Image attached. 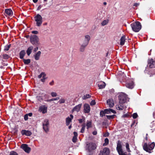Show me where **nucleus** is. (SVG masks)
I'll use <instances>...</instances> for the list:
<instances>
[{"label":"nucleus","mask_w":155,"mask_h":155,"mask_svg":"<svg viewBox=\"0 0 155 155\" xmlns=\"http://www.w3.org/2000/svg\"><path fill=\"white\" fill-rule=\"evenodd\" d=\"M96 144L93 142L87 143L86 146V149L89 155H91L93 153L94 151L96 148Z\"/></svg>","instance_id":"nucleus-1"},{"label":"nucleus","mask_w":155,"mask_h":155,"mask_svg":"<svg viewBox=\"0 0 155 155\" xmlns=\"http://www.w3.org/2000/svg\"><path fill=\"white\" fill-rule=\"evenodd\" d=\"M155 146V144L154 142H152L150 144L147 143H144L143 146V149L147 152L151 153L150 151L152 150Z\"/></svg>","instance_id":"nucleus-2"},{"label":"nucleus","mask_w":155,"mask_h":155,"mask_svg":"<svg viewBox=\"0 0 155 155\" xmlns=\"http://www.w3.org/2000/svg\"><path fill=\"white\" fill-rule=\"evenodd\" d=\"M30 39L31 43L33 45L38 46L40 45V43L39 42V38L36 35H33L31 36Z\"/></svg>","instance_id":"nucleus-3"},{"label":"nucleus","mask_w":155,"mask_h":155,"mask_svg":"<svg viewBox=\"0 0 155 155\" xmlns=\"http://www.w3.org/2000/svg\"><path fill=\"white\" fill-rule=\"evenodd\" d=\"M131 26L133 30L135 32H138L141 28L140 23L138 21L132 23L131 24Z\"/></svg>","instance_id":"nucleus-4"},{"label":"nucleus","mask_w":155,"mask_h":155,"mask_svg":"<svg viewBox=\"0 0 155 155\" xmlns=\"http://www.w3.org/2000/svg\"><path fill=\"white\" fill-rule=\"evenodd\" d=\"M35 21L36 22V25L38 27L41 26L42 23V18L39 14H38L34 17Z\"/></svg>","instance_id":"nucleus-5"},{"label":"nucleus","mask_w":155,"mask_h":155,"mask_svg":"<svg viewBox=\"0 0 155 155\" xmlns=\"http://www.w3.org/2000/svg\"><path fill=\"white\" fill-rule=\"evenodd\" d=\"M127 95L123 93H121L119 95L118 99L119 103H124L126 101Z\"/></svg>","instance_id":"nucleus-6"},{"label":"nucleus","mask_w":155,"mask_h":155,"mask_svg":"<svg viewBox=\"0 0 155 155\" xmlns=\"http://www.w3.org/2000/svg\"><path fill=\"white\" fill-rule=\"evenodd\" d=\"M116 149L119 155L124 152L122 149L121 142L120 140L118 141Z\"/></svg>","instance_id":"nucleus-7"},{"label":"nucleus","mask_w":155,"mask_h":155,"mask_svg":"<svg viewBox=\"0 0 155 155\" xmlns=\"http://www.w3.org/2000/svg\"><path fill=\"white\" fill-rule=\"evenodd\" d=\"M147 67L150 68H155V61L152 58L148 60Z\"/></svg>","instance_id":"nucleus-8"},{"label":"nucleus","mask_w":155,"mask_h":155,"mask_svg":"<svg viewBox=\"0 0 155 155\" xmlns=\"http://www.w3.org/2000/svg\"><path fill=\"white\" fill-rule=\"evenodd\" d=\"M21 148L27 153H29L31 150L30 147H28V145L25 144H22L21 146Z\"/></svg>","instance_id":"nucleus-9"},{"label":"nucleus","mask_w":155,"mask_h":155,"mask_svg":"<svg viewBox=\"0 0 155 155\" xmlns=\"http://www.w3.org/2000/svg\"><path fill=\"white\" fill-rule=\"evenodd\" d=\"M110 150L108 148H104L102 150L100 151L99 155H109Z\"/></svg>","instance_id":"nucleus-10"},{"label":"nucleus","mask_w":155,"mask_h":155,"mask_svg":"<svg viewBox=\"0 0 155 155\" xmlns=\"http://www.w3.org/2000/svg\"><path fill=\"white\" fill-rule=\"evenodd\" d=\"M126 86L128 88L132 89L134 87V82L132 81H130L126 83Z\"/></svg>","instance_id":"nucleus-11"},{"label":"nucleus","mask_w":155,"mask_h":155,"mask_svg":"<svg viewBox=\"0 0 155 155\" xmlns=\"http://www.w3.org/2000/svg\"><path fill=\"white\" fill-rule=\"evenodd\" d=\"M84 111L85 113H89L90 111V105L87 104H85L84 105Z\"/></svg>","instance_id":"nucleus-12"},{"label":"nucleus","mask_w":155,"mask_h":155,"mask_svg":"<svg viewBox=\"0 0 155 155\" xmlns=\"http://www.w3.org/2000/svg\"><path fill=\"white\" fill-rule=\"evenodd\" d=\"M70 117H68L66 119V124L67 126H68L70 124V122H71L73 118V116L72 114L70 115Z\"/></svg>","instance_id":"nucleus-13"},{"label":"nucleus","mask_w":155,"mask_h":155,"mask_svg":"<svg viewBox=\"0 0 155 155\" xmlns=\"http://www.w3.org/2000/svg\"><path fill=\"white\" fill-rule=\"evenodd\" d=\"M124 103H120L119 102V104L116 105V108L117 110H122L125 108V106L124 105Z\"/></svg>","instance_id":"nucleus-14"},{"label":"nucleus","mask_w":155,"mask_h":155,"mask_svg":"<svg viewBox=\"0 0 155 155\" xmlns=\"http://www.w3.org/2000/svg\"><path fill=\"white\" fill-rule=\"evenodd\" d=\"M47 107L45 105H42L39 107V111L43 114H45L47 112Z\"/></svg>","instance_id":"nucleus-15"},{"label":"nucleus","mask_w":155,"mask_h":155,"mask_svg":"<svg viewBox=\"0 0 155 155\" xmlns=\"http://www.w3.org/2000/svg\"><path fill=\"white\" fill-rule=\"evenodd\" d=\"M107 104L109 107H113L114 105L113 99L111 98L108 99L107 101Z\"/></svg>","instance_id":"nucleus-16"},{"label":"nucleus","mask_w":155,"mask_h":155,"mask_svg":"<svg viewBox=\"0 0 155 155\" xmlns=\"http://www.w3.org/2000/svg\"><path fill=\"white\" fill-rule=\"evenodd\" d=\"M21 134L22 135H26L27 136H30L32 134L31 132L29 130H22L21 131Z\"/></svg>","instance_id":"nucleus-17"},{"label":"nucleus","mask_w":155,"mask_h":155,"mask_svg":"<svg viewBox=\"0 0 155 155\" xmlns=\"http://www.w3.org/2000/svg\"><path fill=\"white\" fill-rule=\"evenodd\" d=\"M82 104H79L78 105L75 106L72 109V112L76 111L78 112L80 110Z\"/></svg>","instance_id":"nucleus-18"},{"label":"nucleus","mask_w":155,"mask_h":155,"mask_svg":"<svg viewBox=\"0 0 155 155\" xmlns=\"http://www.w3.org/2000/svg\"><path fill=\"white\" fill-rule=\"evenodd\" d=\"M106 84L104 82H101L98 84V86L99 89H102L105 87Z\"/></svg>","instance_id":"nucleus-19"},{"label":"nucleus","mask_w":155,"mask_h":155,"mask_svg":"<svg viewBox=\"0 0 155 155\" xmlns=\"http://www.w3.org/2000/svg\"><path fill=\"white\" fill-rule=\"evenodd\" d=\"M73 134L74 136L72 138V141L73 143H76L78 140L77 137L78 135V133L77 132H74Z\"/></svg>","instance_id":"nucleus-20"},{"label":"nucleus","mask_w":155,"mask_h":155,"mask_svg":"<svg viewBox=\"0 0 155 155\" xmlns=\"http://www.w3.org/2000/svg\"><path fill=\"white\" fill-rule=\"evenodd\" d=\"M125 36L123 35L122 36L120 40V45H124L126 40Z\"/></svg>","instance_id":"nucleus-21"},{"label":"nucleus","mask_w":155,"mask_h":155,"mask_svg":"<svg viewBox=\"0 0 155 155\" xmlns=\"http://www.w3.org/2000/svg\"><path fill=\"white\" fill-rule=\"evenodd\" d=\"M41 53V52L40 51H39L34 55V57L36 60H39Z\"/></svg>","instance_id":"nucleus-22"},{"label":"nucleus","mask_w":155,"mask_h":155,"mask_svg":"<svg viewBox=\"0 0 155 155\" xmlns=\"http://www.w3.org/2000/svg\"><path fill=\"white\" fill-rule=\"evenodd\" d=\"M33 48V47L32 46H30L27 48L26 50V53L28 56H29L31 53Z\"/></svg>","instance_id":"nucleus-23"},{"label":"nucleus","mask_w":155,"mask_h":155,"mask_svg":"<svg viewBox=\"0 0 155 155\" xmlns=\"http://www.w3.org/2000/svg\"><path fill=\"white\" fill-rule=\"evenodd\" d=\"M104 110L106 114H109L111 112L113 113L114 114L116 113V112L115 110L110 108L105 109Z\"/></svg>","instance_id":"nucleus-24"},{"label":"nucleus","mask_w":155,"mask_h":155,"mask_svg":"<svg viewBox=\"0 0 155 155\" xmlns=\"http://www.w3.org/2000/svg\"><path fill=\"white\" fill-rule=\"evenodd\" d=\"M86 128L87 130L91 127H92V121L87 120L86 122Z\"/></svg>","instance_id":"nucleus-25"},{"label":"nucleus","mask_w":155,"mask_h":155,"mask_svg":"<svg viewBox=\"0 0 155 155\" xmlns=\"http://www.w3.org/2000/svg\"><path fill=\"white\" fill-rule=\"evenodd\" d=\"M25 54V50H21L19 53V57L20 59H23L24 57Z\"/></svg>","instance_id":"nucleus-26"},{"label":"nucleus","mask_w":155,"mask_h":155,"mask_svg":"<svg viewBox=\"0 0 155 155\" xmlns=\"http://www.w3.org/2000/svg\"><path fill=\"white\" fill-rule=\"evenodd\" d=\"M87 46L86 45L82 44L79 48L80 51L81 52H84Z\"/></svg>","instance_id":"nucleus-27"},{"label":"nucleus","mask_w":155,"mask_h":155,"mask_svg":"<svg viewBox=\"0 0 155 155\" xmlns=\"http://www.w3.org/2000/svg\"><path fill=\"white\" fill-rule=\"evenodd\" d=\"M6 13L8 15H11L12 14L13 12L12 10L10 9H7L5 10Z\"/></svg>","instance_id":"nucleus-28"},{"label":"nucleus","mask_w":155,"mask_h":155,"mask_svg":"<svg viewBox=\"0 0 155 155\" xmlns=\"http://www.w3.org/2000/svg\"><path fill=\"white\" fill-rule=\"evenodd\" d=\"M22 59L23 61L25 64H28L31 62V60L30 59H25L23 58Z\"/></svg>","instance_id":"nucleus-29"},{"label":"nucleus","mask_w":155,"mask_h":155,"mask_svg":"<svg viewBox=\"0 0 155 155\" xmlns=\"http://www.w3.org/2000/svg\"><path fill=\"white\" fill-rule=\"evenodd\" d=\"M43 125L49 126V120L48 119H45L42 123Z\"/></svg>","instance_id":"nucleus-30"},{"label":"nucleus","mask_w":155,"mask_h":155,"mask_svg":"<svg viewBox=\"0 0 155 155\" xmlns=\"http://www.w3.org/2000/svg\"><path fill=\"white\" fill-rule=\"evenodd\" d=\"M109 21L108 19L104 20L101 23V24L102 26H104L107 24L108 23Z\"/></svg>","instance_id":"nucleus-31"},{"label":"nucleus","mask_w":155,"mask_h":155,"mask_svg":"<svg viewBox=\"0 0 155 155\" xmlns=\"http://www.w3.org/2000/svg\"><path fill=\"white\" fill-rule=\"evenodd\" d=\"M48 126L43 125V128L45 132L47 133L49 131Z\"/></svg>","instance_id":"nucleus-32"},{"label":"nucleus","mask_w":155,"mask_h":155,"mask_svg":"<svg viewBox=\"0 0 155 155\" xmlns=\"http://www.w3.org/2000/svg\"><path fill=\"white\" fill-rule=\"evenodd\" d=\"M109 143V140L107 138H106L104 140V143L103 144L104 146H106Z\"/></svg>","instance_id":"nucleus-33"},{"label":"nucleus","mask_w":155,"mask_h":155,"mask_svg":"<svg viewBox=\"0 0 155 155\" xmlns=\"http://www.w3.org/2000/svg\"><path fill=\"white\" fill-rule=\"evenodd\" d=\"M82 127L81 128V133H83L85 130V128L86 127V126L85 125V124H83L82 125Z\"/></svg>","instance_id":"nucleus-34"},{"label":"nucleus","mask_w":155,"mask_h":155,"mask_svg":"<svg viewBox=\"0 0 155 155\" xmlns=\"http://www.w3.org/2000/svg\"><path fill=\"white\" fill-rule=\"evenodd\" d=\"M11 45L9 44L8 45H6L4 47V50L5 51H8L9 50V48L11 47Z\"/></svg>","instance_id":"nucleus-35"},{"label":"nucleus","mask_w":155,"mask_h":155,"mask_svg":"<svg viewBox=\"0 0 155 155\" xmlns=\"http://www.w3.org/2000/svg\"><path fill=\"white\" fill-rule=\"evenodd\" d=\"M65 100L64 98H61L58 101L59 103L60 104H63L65 103Z\"/></svg>","instance_id":"nucleus-36"},{"label":"nucleus","mask_w":155,"mask_h":155,"mask_svg":"<svg viewBox=\"0 0 155 155\" xmlns=\"http://www.w3.org/2000/svg\"><path fill=\"white\" fill-rule=\"evenodd\" d=\"M43 76H46V75L45 72H42L40 75H38V78H41V77L42 78Z\"/></svg>","instance_id":"nucleus-37"},{"label":"nucleus","mask_w":155,"mask_h":155,"mask_svg":"<svg viewBox=\"0 0 155 155\" xmlns=\"http://www.w3.org/2000/svg\"><path fill=\"white\" fill-rule=\"evenodd\" d=\"M91 39L90 36L88 35H86L85 36L84 40L89 41Z\"/></svg>","instance_id":"nucleus-38"},{"label":"nucleus","mask_w":155,"mask_h":155,"mask_svg":"<svg viewBox=\"0 0 155 155\" xmlns=\"http://www.w3.org/2000/svg\"><path fill=\"white\" fill-rule=\"evenodd\" d=\"M2 56L3 58L5 59H8L9 58V56L6 54H3L2 55Z\"/></svg>","instance_id":"nucleus-39"},{"label":"nucleus","mask_w":155,"mask_h":155,"mask_svg":"<svg viewBox=\"0 0 155 155\" xmlns=\"http://www.w3.org/2000/svg\"><path fill=\"white\" fill-rule=\"evenodd\" d=\"M115 116V115H106V117L108 119H113Z\"/></svg>","instance_id":"nucleus-40"},{"label":"nucleus","mask_w":155,"mask_h":155,"mask_svg":"<svg viewBox=\"0 0 155 155\" xmlns=\"http://www.w3.org/2000/svg\"><path fill=\"white\" fill-rule=\"evenodd\" d=\"M51 94L52 97H56L57 95V94L56 92H51Z\"/></svg>","instance_id":"nucleus-41"},{"label":"nucleus","mask_w":155,"mask_h":155,"mask_svg":"<svg viewBox=\"0 0 155 155\" xmlns=\"http://www.w3.org/2000/svg\"><path fill=\"white\" fill-rule=\"evenodd\" d=\"M89 41H88L87 40H85L84 39L82 44L87 46L88 45Z\"/></svg>","instance_id":"nucleus-42"},{"label":"nucleus","mask_w":155,"mask_h":155,"mask_svg":"<svg viewBox=\"0 0 155 155\" xmlns=\"http://www.w3.org/2000/svg\"><path fill=\"white\" fill-rule=\"evenodd\" d=\"M126 148L128 152H130V148H129V143H126Z\"/></svg>","instance_id":"nucleus-43"},{"label":"nucleus","mask_w":155,"mask_h":155,"mask_svg":"<svg viewBox=\"0 0 155 155\" xmlns=\"http://www.w3.org/2000/svg\"><path fill=\"white\" fill-rule=\"evenodd\" d=\"M105 114H106V113L105 112H104V110H101L100 111V115L101 117H103L105 115Z\"/></svg>","instance_id":"nucleus-44"},{"label":"nucleus","mask_w":155,"mask_h":155,"mask_svg":"<svg viewBox=\"0 0 155 155\" xmlns=\"http://www.w3.org/2000/svg\"><path fill=\"white\" fill-rule=\"evenodd\" d=\"M9 155H18V154L16 152L12 151L10 152Z\"/></svg>","instance_id":"nucleus-45"},{"label":"nucleus","mask_w":155,"mask_h":155,"mask_svg":"<svg viewBox=\"0 0 155 155\" xmlns=\"http://www.w3.org/2000/svg\"><path fill=\"white\" fill-rule=\"evenodd\" d=\"M91 97V96L89 94H87L86 95H84V99H86L87 98H89Z\"/></svg>","instance_id":"nucleus-46"},{"label":"nucleus","mask_w":155,"mask_h":155,"mask_svg":"<svg viewBox=\"0 0 155 155\" xmlns=\"http://www.w3.org/2000/svg\"><path fill=\"white\" fill-rule=\"evenodd\" d=\"M138 116L137 114V113H134L133 114L132 117L134 119L136 118Z\"/></svg>","instance_id":"nucleus-47"},{"label":"nucleus","mask_w":155,"mask_h":155,"mask_svg":"<svg viewBox=\"0 0 155 155\" xmlns=\"http://www.w3.org/2000/svg\"><path fill=\"white\" fill-rule=\"evenodd\" d=\"M95 104H96V102H95V100H93L90 103V105L91 106H92V105H95Z\"/></svg>","instance_id":"nucleus-48"},{"label":"nucleus","mask_w":155,"mask_h":155,"mask_svg":"<svg viewBox=\"0 0 155 155\" xmlns=\"http://www.w3.org/2000/svg\"><path fill=\"white\" fill-rule=\"evenodd\" d=\"M45 77H46V76H43V77L42 78V79H41V81H42V82H45V79L46 78Z\"/></svg>","instance_id":"nucleus-49"},{"label":"nucleus","mask_w":155,"mask_h":155,"mask_svg":"<svg viewBox=\"0 0 155 155\" xmlns=\"http://www.w3.org/2000/svg\"><path fill=\"white\" fill-rule=\"evenodd\" d=\"M24 119L25 120H27L28 119V116L26 114L24 116Z\"/></svg>","instance_id":"nucleus-50"},{"label":"nucleus","mask_w":155,"mask_h":155,"mask_svg":"<svg viewBox=\"0 0 155 155\" xmlns=\"http://www.w3.org/2000/svg\"><path fill=\"white\" fill-rule=\"evenodd\" d=\"M119 155H131V154L130 153H128L127 154L126 152H124L121 154H119Z\"/></svg>","instance_id":"nucleus-51"},{"label":"nucleus","mask_w":155,"mask_h":155,"mask_svg":"<svg viewBox=\"0 0 155 155\" xmlns=\"http://www.w3.org/2000/svg\"><path fill=\"white\" fill-rule=\"evenodd\" d=\"M109 133L108 132H107L104 134V136L105 137H108L109 136Z\"/></svg>","instance_id":"nucleus-52"},{"label":"nucleus","mask_w":155,"mask_h":155,"mask_svg":"<svg viewBox=\"0 0 155 155\" xmlns=\"http://www.w3.org/2000/svg\"><path fill=\"white\" fill-rule=\"evenodd\" d=\"M84 119H78L79 122L80 123H82L84 120Z\"/></svg>","instance_id":"nucleus-53"},{"label":"nucleus","mask_w":155,"mask_h":155,"mask_svg":"<svg viewBox=\"0 0 155 155\" xmlns=\"http://www.w3.org/2000/svg\"><path fill=\"white\" fill-rule=\"evenodd\" d=\"M31 33L33 34H37L38 33V32L37 31H31Z\"/></svg>","instance_id":"nucleus-54"},{"label":"nucleus","mask_w":155,"mask_h":155,"mask_svg":"<svg viewBox=\"0 0 155 155\" xmlns=\"http://www.w3.org/2000/svg\"><path fill=\"white\" fill-rule=\"evenodd\" d=\"M36 47L35 48H34V51H33L34 52H36V51H37L38 49V46H36Z\"/></svg>","instance_id":"nucleus-55"},{"label":"nucleus","mask_w":155,"mask_h":155,"mask_svg":"<svg viewBox=\"0 0 155 155\" xmlns=\"http://www.w3.org/2000/svg\"><path fill=\"white\" fill-rule=\"evenodd\" d=\"M37 97L38 100L40 101H41L42 100V98L40 96H38Z\"/></svg>","instance_id":"nucleus-56"},{"label":"nucleus","mask_w":155,"mask_h":155,"mask_svg":"<svg viewBox=\"0 0 155 155\" xmlns=\"http://www.w3.org/2000/svg\"><path fill=\"white\" fill-rule=\"evenodd\" d=\"M49 84L51 86H52L54 84V81H52L50 82L49 83Z\"/></svg>","instance_id":"nucleus-57"},{"label":"nucleus","mask_w":155,"mask_h":155,"mask_svg":"<svg viewBox=\"0 0 155 155\" xmlns=\"http://www.w3.org/2000/svg\"><path fill=\"white\" fill-rule=\"evenodd\" d=\"M97 131H93L92 133L94 135H95L97 134Z\"/></svg>","instance_id":"nucleus-58"},{"label":"nucleus","mask_w":155,"mask_h":155,"mask_svg":"<svg viewBox=\"0 0 155 155\" xmlns=\"http://www.w3.org/2000/svg\"><path fill=\"white\" fill-rule=\"evenodd\" d=\"M52 101H54L53 98H52L51 99L48 100L47 101L48 102H50Z\"/></svg>","instance_id":"nucleus-59"},{"label":"nucleus","mask_w":155,"mask_h":155,"mask_svg":"<svg viewBox=\"0 0 155 155\" xmlns=\"http://www.w3.org/2000/svg\"><path fill=\"white\" fill-rule=\"evenodd\" d=\"M27 114L28 116H29V117H31L32 115V114L31 113H30Z\"/></svg>","instance_id":"nucleus-60"},{"label":"nucleus","mask_w":155,"mask_h":155,"mask_svg":"<svg viewBox=\"0 0 155 155\" xmlns=\"http://www.w3.org/2000/svg\"><path fill=\"white\" fill-rule=\"evenodd\" d=\"M139 4L138 3H135L134 4V6H135L136 7L137 6H138L139 5Z\"/></svg>","instance_id":"nucleus-61"},{"label":"nucleus","mask_w":155,"mask_h":155,"mask_svg":"<svg viewBox=\"0 0 155 155\" xmlns=\"http://www.w3.org/2000/svg\"><path fill=\"white\" fill-rule=\"evenodd\" d=\"M53 98V100H54V101H56V100H58V99H59V97H57L56 98Z\"/></svg>","instance_id":"nucleus-62"},{"label":"nucleus","mask_w":155,"mask_h":155,"mask_svg":"<svg viewBox=\"0 0 155 155\" xmlns=\"http://www.w3.org/2000/svg\"><path fill=\"white\" fill-rule=\"evenodd\" d=\"M2 65H3V66H6L8 65V64L7 63H4L3 62H2Z\"/></svg>","instance_id":"nucleus-63"},{"label":"nucleus","mask_w":155,"mask_h":155,"mask_svg":"<svg viewBox=\"0 0 155 155\" xmlns=\"http://www.w3.org/2000/svg\"><path fill=\"white\" fill-rule=\"evenodd\" d=\"M41 5H40L39 6H38V8H37V10H40V9L41 8Z\"/></svg>","instance_id":"nucleus-64"}]
</instances>
